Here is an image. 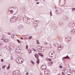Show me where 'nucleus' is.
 Instances as JSON below:
<instances>
[{
    "label": "nucleus",
    "mask_w": 75,
    "mask_h": 75,
    "mask_svg": "<svg viewBox=\"0 0 75 75\" xmlns=\"http://www.w3.org/2000/svg\"><path fill=\"white\" fill-rule=\"evenodd\" d=\"M17 18L15 16H13L10 20L11 23H15L16 21Z\"/></svg>",
    "instance_id": "nucleus-1"
},
{
    "label": "nucleus",
    "mask_w": 75,
    "mask_h": 75,
    "mask_svg": "<svg viewBox=\"0 0 75 75\" xmlns=\"http://www.w3.org/2000/svg\"><path fill=\"white\" fill-rule=\"evenodd\" d=\"M12 11V13L13 14H16L17 13V12H18V8H15Z\"/></svg>",
    "instance_id": "nucleus-2"
},
{
    "label": "nucleus",
    "mask_w": 75,
    "mask_h": 75,
    "mask_svg": "<svg viewBox=\"0 0 75 75\" xmlns=\"http://www.w3.org/2000/svg\"><path fill=\"white\" fill-rule=\"evenodd\" d=\"M69 25L71 28H72L74 27V26L75 25V23L74 22H71L69 24Z\"/></svg>",
    "instance_id": "nucleus-3"
},
{
    "label": "nucleus",
    "mask_w": 75,
    "mask_h": 75,
    "mask_svg": "<svg viewBox=\"0 0 75 75\" xmlns=\"http://www.w3.org/2000/svg\"><path fill=\"white\" fill-rule=\"evenodd\" d=\"M63 45H59L58 47V49H59V50H61V49L59 50V48H62V49L63 48Z\"/></svg>",
    "instance_id": "nucleus-4"
},
{
    "label": "nucleus",
    "mask_w": 75,
    "mask_h": 75,
    "mask_svg": "<svg viewBox=\"0 0 75 75\" xmlns=\"http://www.w3.org/2000/svg\"><path fill=\"white\" fill-rule=\"evenodd\" d=\"M50 55H51V56L52 57L53 56V55L54 54V51H51L49 53Z\"/></svg>",
    "instance_id": "nucleus-5"
},
{
    "label": "nucleus",
    "mask_w": 75,
    "mask_h": 75,
    "mask_svg": "<svg viewBox=\"0 0 75 75\" xmlns=\"http://www.w3.org/2000/svg\"><path fill=\"white\" fill-rule=\"evenodd\" d=\"M18 61H21V62H23V61H24V59H23V58L21 57H18Z\"/></svg>",
    "instance_id": "nucleus-6"
},
{
    "label": "nucleus",
    "mask_w": 75,
    "mask_h": 75,
    "mask_svg": "<svg viewBox=\"0 0 75 75\" xmlns=\"http://www.w3.org/2000/svg\"><path fill=\"white\" fill-rule=\"evenodd\" d=\"M57 12L59 13V14H61L62 11H61V9L60 8H58L57 10Z\"/></svg>",
    "instance_id": "nucleus-7"
},
{
    "label": "nucleus",
    "mask_w": 75,
    "mask_h": 75,
    "mask_svg": "<svg viewBox=\"0 0 75 75\" xmlns=\"http://www.w3.org/2000/svg\"><path fill=\"white\" fill-rule=\"evenodd\" d=\"M41 68L43 69V70L46 69V65H44L41 67Z\"/></svg>",
    "instance_id": "nucleus-8"
},
{
    "label": "nucleus",
    "mask_w": 75,
    "mask_h": 75,
    "mask_svg": "<svg viewBox=\"0 0 75 75\" xmlns=\"http://www.w3.org/2000/svg\"><path fill=\"white\" fill-rule=\"evenodd\" d=\"M8 41H9V40L8 39H5L4 40V42H8Z\"/></svg>",
    "instance_id": "nucleus-9"
},
{
    "label": "nucleus",
    "mask_w": 75,
    "mask_h": 75,
    "mask_svg": "<svg viewBox=\"0 0 75 75\" xmlns=\"http://www.w3.org/2000/svg\"><path fill=\"white\" fill-rule=\"evenodd\" d=\"M44 73L45 75H48V71H46V70H45L44 71Z\"/></svg>",
    "instance_id": "nucleus-10"
},
{
    "label": "nucleus",
    "mask_w": 75,
    "mask_h": 75,
    "mask_svg": "<svg viewBox=\"0 0 75 75\" xmlns=\"http://www.w3.org/2000/svg\"><path fill=\"white\" fill-rule=\"evenodd\" d=\"M35 56L36 58H38V55L37 54H35Z\"/></svg>",
    "instance_id": "nucleus-11"
},
{
    "label": "nucleus",
    "mask_w": 75,
    "mask_h": 75,
    "mask_svg": "<svg viewBox=\"0 0 75 75\" xmlns=\"http://www.w3.org/2000/svg\"><path fill=\"white\" fill-rule=\"evenodd\" d=\"M53 63V62H51V63H49L48 64V65L50 66L52 65V64Z\"/></svg>",
    "instance_id": "nucleus-12"
},
{
    "label": "nucleus",
    "mask_w": 75,
    "mask_h": 75,
    "mask_svg": "<svg viewBox=\"0 0 75 75\" xmlns=\"http://www.w3.org/2000/svg\"><path fill=\"white\" fill-rule=\"evenodd\" d=\"M72 32H73V34H75V30L74 29H73L71 30Z\"/></svg>",
    "instance_id": "nucleus-13"
},
{
    "label": "nucleus",
    "mask_w": 75,
    "mask_h": 75,
    "mask_svg": "<svg viewBox=\"0 0 75 75\" xmlns=\"http://www.w3.org/2000/svg\"><path fill=\"white\" fill-rule=\"evenodd\" d=\"M38 54H39V55H40V56H41V57H43V55L42 54H41V53H38Z\"/></svg>",
    "instance_id": "nucleus-14"
},
{
    "label": "nucleus",
    "mask_w": 75,
    "mask_h": 75,
    "mask_svg": "<svg viewBox=\"0 0 75 75\" xmlns=\"http://www.w3.org/2000/svg\"><path fill=\"white\" fill-rule=\"evenodd\" d=\"M31 62L32 64V65H35V63H34V62L33 61H31Z\"/></svg>",
    "instance_id": "nucleus-15"
},
{
    "label": "nucleus",
    "mask_w": 75,
    "mask_h": 75,
    "mask_svg": "<svg viewBox=\"0 0 75 75\" xmlns=\"http://www.w3.org/2000/svg\"><path fill=\"white\" fill-rule=\"evenodd\" d=\"M39 41L38 40H36L37 44H40V42H38Z\"/></svg>",
    "instance_id": "nucleus-16"
},
{
    "label": "nucleus",
    "mask_w": 75,
    "mask_h": 75,
    "mask_svg": "<svg viewBox=\"0 0 75 75\" xmlns=\"http://www.w3.org/2000/svg\"><path fill=\"white\" fill-rule=\"evenodd\" d=\"M22 26H21V25H20L19 26V28H21H21H22Z\"/></svg>",
    "instance_id": "nucleus-17"
},
{
    "label": "nucleus",
    "mask_w": 75,
    "mask_h": 75,
    "mask_svg": "<svg viewBox=\"0 0 75 75\" xmlns=\"http://www.w3.org/2000/svg\"><path fill=\"white\" fill-rule=\"evenodd\" d=\"M26 48L27 50L28 48V45H26Z\"/></svg>",
    "instance_id": "nucleus-18"
},
{
    "label": "nucleus",
    "mask_w": 75,
    "mask_h": 75,
    "mask_svg": "<svg viewBox=\"0 0 75 75\" xmlns=\"http://www.w3.org/2000/svg\"><path fill=\"white\" fill-rule=\"evenodd\" d=\"M37 63H38V64L40 63V61H39V60H38L36 61Z\"/></svg>",
    "instance_id": "nucleus-19"
},
{
    "label": "nucleus",
    "mask_w": 75,
    "mask_h": 75,
    "mask_svg": "<svg viewBox=\"0 0 75 75\" xmlns=\"http://www.w3.org/2000/svg\"><path fill=\"white\" fill-rule=\"evenodd\" d=\"M17 41H18V43H20V42H21L18 39L17 40Z\"/></svg>",
    "instance_id": "nucleus-20"
},
{
    "label": "nucleus",
    "mask_w": 75,
    "mask_h": 75,
    "mask_svg": "<svg viewBox=\"0 0 75 75\" xmlns=\"http://www.w3.org/2000/svg\"><path fill=\"white\" fill-rule=\"evenodd\" d=\"M10 66H8V67H7V69H10Z\"/></svg>",
    "instance_id": "nucleus-21"
},
{
    "label": "nucleus",
    "mask_w": 75,
    "mask_h": 75,
    "mask_svg": "<svg viewBox=\"0 0 75 75\" xmlns=\"http://www.w3.org/2000/svg\"><path fill=\"white\" fill-rule=\"evenodd\" d=\"M12 38H14V35H12Z\"/></svg>",
    "instance_id": "nucleus-22"
},
{
    "label": "nucleus",
    "mask_w": 75,
    "mask_h": 75,
    "mask_svg": "<svg viewBox=\"0 0 75 75\" xmlns=\"http://www.w3.org/2000/svg\"><path fill=\"white\" fill-rule=\"evenodd\" d=\"M59 68H63V67H62V66H59Z\"/></svg>",
    "instance_id": "nucleus-23"
},
{
    "label": "nucleus",
    "mask_w": 75,
    "mask_h": 75,
    "mask_svg": "<svg viewBox=\"0 0 75 75\" xmlns=\"http://www.w3.org/2000/svg\"><path fill=\"white\" fill-rule=\"evenodd\" d=\"M44 43L46 45L47 44V42L45 41L44 42Z\"/></svg>",
    "instance_id": "nucleus-24"
},
{
    "label": "nucleus",
    "mask_w": 75,
    "mask_h": 75,
    "mask_svg": "<svg viewBox=\"0 0 75 75\" xmlns=\"http://www.w3.org/2000/svg\"><path fill=\"white\" fill-rule=\"evenodd\" d=\"M1 62H3L4 61V60H3V59H1Z\"/></svg>",
    "instance_id": "nucleus-25"
},
{
    "label": "nucleus",
    "mask_w": 75,
    "mask_h": 75,
    "mask_svg": "<svg viewBox=\"0 0 75 75\" xmlns=\"http://www.w3.org/2000/svg\"><path fill=\"white\" fill-rule=\"evenodd\" d=\"M11 60H13V57H11Z\"/></svg>",
    "instance_id": "nucleus-26"
},
{
    "label": "nucleus",
    "mask_w": 75,
    "mask_h": 75,
    "mask_svg": "<svg viewBox=\"0 0 75 75\" xmlns=\"http://www.w3.org/2000/svg\"><path fill=\"white\" fill-rule=\"evenodd\" d=\"M29 38L30 39H31L32 38V36H31L29 37Z\"/></svg>",
    "instance_id": "nucleus-27"
},
{
    "label": "nucleus",
    "mask_w": 75,
    "mask_h": 75,
    "mask_svg": "<svg viewBox=\"0 0 75 75\" xmlns=\"http://www.w3.org/2000/svg\"><path fill=\"white\" fill-rule=\"evenodd\" d=\"M64 74H65V73H64V72H62V75H64Z\"/></svg>",
    "instance_id": "nucleus-28"
},
{
    "label": "nucleus",
    "mask_w": 75,
    "mask_h": 75,
    "mask_svg": "<svg viewBox=\"0 0 75 75\" xmlns=\"http://www.w3.org/2000/svg\"><path fill=\"white\" fill-rule=\"evenodd\" d=\"M50 14L51 16H52V12H50Z\"/></svg>",
    "instance_id": "nucleus-29"
},
{
    "label": "nucleus",
    "mask_w": 75,
    "mask_h": 75,
    "mask_svg": "<svg viewBox=\"0 0 75 75\" xmlns=\"http://www.w3.org/2000/svg\"><path fill=\"white\" fill-rule=\"evenodd\" d=\"M67 58V57H63V59H64V58Z\"/></svg>",
    "instance_id": "nucleus-30"
},
{
    "label": "nucleus",
    "mask_w": 75,
    "mask_h": 75,
    "mask_svg": "<svg viewBox=\"0 0 75 75\" xmlns=\"http://www.w3.org/2000/svg\"><path fill=\"white\" fill-rule=\"evenodd\" d=\"M2 68H3V69H4V68H5V66H2Z\"/></svg>",
    "instance_id": "nucleus-31"
},
{
    "label": "nucleus",
    "mask_w": 75,
    "mask_h": 75,
    "mask_svg": "<svg viewBox=\"0 0 75 75\" xmlns=\"http://www.w3.org/2000/svg\"><path fill=\"white\" fill-rule=\"evenodd\" d=\"M69 72H70V74H71L72 72L70 70V71H69Z\"/></svg>",
    "instance_id": "nucleus-32"
},
{
    "label": "nucleus",
    "mask_w": 75,
    "mask_h": 75,
    "mask_svg": "<svg viewBox=\"0 0 75 75\" xmlns=\"http://www.w3.org/2000/svg\"><path fill=\"white\" fill-rule=\"evenodd\" d=\"M49 60L50 61H51V59H49Z\"/></svg>",
    "instance_id": "nucleus-33"
},
{
    "label": "nucleus",
    "mask_w": 75,
    "mask_h": 75,
    "mask_svg": "<svg viewBox=\"0 0 75 75\" xmlns=\"http://www.w3.org/2000/svg\"><path fill=\"white\" fill-rule=\"evenodd\" d=\"M8 34L9 35H10V34H11V33H8Z\"/></svg>",
    "instance_id": "nucleus-34"
},
{
    "label": "nucleus",
    "mask_w": 75,
    "mask_h": 75,
    "mask_svg": "<svg viewBox=\"0 0 75 75\" xmlns=\"http://www.w3.org/2000/svg\"><path fill=\"white\" fill-rule=\"evenodd\" d=\"M21 40H23L24 39L23 38H21Z\"/></svg>",
    "instance_id": "nucleus-35"
},
{
    "label": "nucleus",
    "mask_w": 75,
    "mask_h": 75,
    "mask_svg": "<svg viewBox=\"0 0 75 75\" xmlns=\"http://www.w3.org/2000/svg\"><path fill=\"white\" fill-rule=\"evenodd\" d=\"M67 57H68V58H69V59H70V58H69V57H68V55H67Z\"/></svg>",
    "instance_id": "nucleus-36"
},
{
    "label": "nucleus",
    "mask_w": 75,
    "mask_h": 75,
    "mask_svg": "<svg viewBox=\"0 0 75 75\" xmlns=\"http://www.w3.org/2000/svg\"><path fill=\"white\" fill-rule=\"evenodd\" d=\"M72 9H73V10H75V8H73Z\"/></svg>",
    "instance_id": "nucleus-37"
},
{
    "label": "nucleus",
    "mask_w": 75,
    "mask_h": 75,
    "mask_svg": "<svg viewBox=\"0 0 75 75\" xmlns=\"http://www.w3.org/2000/svg\"><path fill=\"white\" fill-rule=\"evenodd\" d=\"M40 75H43V74H42V73H40Z\"/></svg>",
    "instance_id": "nucleus-38"
},
{
    "label": "nucleus",
    "mask_w": 75,
    "mask_h": 75,
    "mask_svg": "<svg viewBox=\"0 0 75 75\" xmlns=\"http://www.w3.org/2000/svg\"><path fill=\"white\" fill-rule=\"evenodd\" d=\"M39 2H37V3H36V4H39Z\"/></svg>",
    "instance_id": "nucleus-39"
},
{
    "label": "nucleus",
    "mask_w": 75,
    "mask_h": 75,
    "mask_svg": "<svg viewBox=\"0 0 75 75\" xmlns=\"http://www.w3.org/2000/svg\"><path fill=\"white\" fill-rule=\"evenodd\" d=\"M1 43H0V46H1Z\"/></svg>",
    "instance_id": "nucleus-40"
},
{
    "label": "nucleus",
    "mask_w": 75,
    "mask_h": 75,
    "mask_svg": "<svg viewBox=\"0 0 75 75\" xmlns=\"http://www.w3.org/2000/svg\"><path fill=\"white\" fill-rule=\"evenodd\" d=\"M72 11H74V9H72Z\"/></svg>",
    "instance_id": "nucleus-41"
},
{
    "label": "nucleus",
    "mask_w": 75,
    "mask_h": 75,
    "mask_svg": "<svg viewBox=\"0 0 75 75\" xmlns=\"http://www.w3.org/2000/svg\"><path fill=\"white\" fill-rule=\"evenodd\" d=\"M39 51H40V48H39Z\"/></svg>",
    "instance_id": "nucleus-42"
},
{
    "label": "nucleus",
    "mask_w": 75,
    "mask_h": 75,
    "mask_svg": "<svg viewBox=\"0 0 75 75\" xmlns=\"http://www.w3.org/2000/svg\"><path fill=\"white\" fill-rule=\"evenodd\" d=\"M26 75H28V73H26Z\"/></svg>",
    "instance_id": "nucleus-43"
},
{
    "label": "nucleus",
    "mask_w": 75,
    "mask_h": 75,
    "mask_svg": "<svg viewBox=\"0 0 75 75\" xmlns=\"http://www.w3.org/2000/svg\"><path fill=\"white\" fill-rule=\"evenodd\" d=\"M36 1H38V0H36Z\"/></svg>",
    "instance_id": "nucleus-44"
},
{
    "label": "nucleus",
    "mask_w": 75,
    "mask_h": 75,
    "mask_svg": "<svg viewBox=\"0 0 75 75\" xmlns=\"http://www.w3.org/2000/svg\"><path fill=\"white\" fill-rule=\"evenodd\" d=\"M1 40H3V39H2Z\"/></svg>",
    "instance_id": "nucleus-45"
},
{
    "label": "nucleus",
    "mask_w": 75,
    "mask_h": 75,
    "mask_svg": "<svg viewBox=\"0 0 75 75\" xmlns=\"http://www.w3.org/2000/svg\"><path fill=\"white\" fill-rule=\"evenodd\" d=\"M34 51H36V50H34Z\"/></svg>",
    "instance_id": "nucleus-46"
},
{
    "label": "nucleus",
    "mask_w": 75,
    "mask_h": 75,
    "mask_svg": "<svg viewBox=\"0 0 75 75\" xmlns=\"http://www.w3.org/2000/svg\"><path fill=\"white\" fill-rule=\"evenodd\" d=\"M1 70V69L0 68V71Z\"/></svg>",
    "instance_id": "nucleus-47"
},
{
    "label": "nucleus",
    "mask_w": 75,
    "mask_h": 75,
    "mask_svg": "<svg viewBox=\"0 0 75 75\" xmlns=\"http://www.w3.org/2000/svg\"><path fill=\"white\" fill-rule=\"evenodd\" d=\"M45 1V0H43V1Z\"/></svg>",
    "instance_id": "nucleus-48"
},
{
    "label": "nucleus",
    "mask_w": 75,
    "mask_h": 75,
    "mask_svg": "<svg viewBox=\"0 0 75 75\" xmlns=\"http://www.w3.org/2000/svg\"><path fill=\"white\" fill-rule=\"evenodd\" d=\"M19 50H21V49H19Z\"/></svg>",
    "instance_id": "nucleus-49"
},
{
    "label": "nucleus",
    "mask_w": 75,
    "mask_h": 75,
    "mask_svg": "<svg viewBox=\"0 0 75 75\" xmlns=\"http://www.w3.org/2000/svg\"><path fill=\"white\" fill-rule=\"evenodd\" d=\"M0 56H1V54H0Z\"/></svg>",
    "instance_id": "nucleus-50"
},
{
    "label": "nucleus",
    "mask_w": 75,
    "mask_h": 75,
    "mask_svg": "<svg viewBox=\"0 0 75 75\" xmlns=\"http://www.w3.org/2000/svg\"><path fill=\"white\" fill-rule=\"evenodd\" d=\"M50 44V45H51V44Z\"/></svg>",
    "instance_id": "nucleus-51"
},
{
    "label": "nucleus",
    "mask_w": 75,
    "mask_h": 75,
    "mask_svg": "<svg viewBox=\"0 0 75 75\" xmlns=\"http://www.w3.org/2000/svg\"><path fill=\"white\" fill-rule=\"evenodd\" d=\"M70 75V74H68V75Z\"/></svg>",
    "instance_id": "nucleus-52"
},
{
    "label": "nucleus",
    "mask_w": 75,
    "mask_h": 75,
    "mask_svg": "<svg viewBox=\"0 0 75 75\" xmlns=\"http://www.w3.org/2000/svg\"><path fill=\"white\" fill-rule=\"evenodd\" d=\"M63 75H65V74H63Z\"/></svg>",
    "instance_id": "nucleus-53"
},
{
    "label": "nucleus",
    "mask_w": 75,
    "mask_h": 75,
    "mask_svg": "<svg viewBox=\"0 0 75 75\" xmlns=\"http://www.w3.org/2000/svg\"><path fill=\"white\" fill-rule=\"evenodd\" d=\"M13 75H14L13 74Z\"/></svg>",
    "instance_id": "nucleus-54"
},
{
    "label": "nucleus",
    "mask_w": 75,
    "mask_h": 75,
    "mask_svg": "<svg viewBox=\"0 0 75 75\" xmlns=\"http://www.w3.org/2000/svg\"><path fill=\"white\" fill-rule=\"evenodd\" d=\"M52 47H51V48Z\"/></svg>",
    "instance_id": "nucleus-55"
}]
</instances>
